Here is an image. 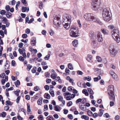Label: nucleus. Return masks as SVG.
<instances>
[{
	"label": "nucleus",
	"mask_w": 120,
	"mask_h": 120,
	"mask_svg": "<svg viewBox=\"0 0 120 120\" xmlns=\"http://www.w3.org/2000/svg\"><path fill=\"white\" fill-rule=\"evenodd\" d=\"M108 92L110 100L113 101H115V98L114 93V88L113 85H110L108 86Z\"/></svg>",
	"instance_id": "4"
},
{
	"label": "nucleus",
	"mask_w": 120,
	"mask_h": 120,
	"mask_svg": "<svg viewBox=\"0 0 120 120\" xmlns=\"http://www.w3.org/2000/svg\"><path fill=\"white\" fill-rule=\"evenodd\" d=\"M43 99L42 98H39L37 101V103L38 105H41L42 103V100Z\"/></svg>",
	"instance_id": "15"
},
{
	"label": "nucleus",
	"mask_w": 120,
	"mask_h": 120,
	"mask_svg": "<svg viewBox=\"0 0 120 120\" xmlns=\"http://www.w3.org/2000/svg\"><path fill=\"white\" fill-rule=\"evenodd\" d=\"M85 106L84 105H81L80 107V109L83 111H84L85 109Z\"/></svg>",
	"instance_id": "26"
},
{
	"label": "nucleus",
	"mask_w": 120,
	"mask_h": 120,
	"mask_svg": "<svg viewBox=\"0 0 120 120\" xmlns=\"http://www.w3.org/2000/svg\"><path fill=\"white\" fill-rule=\"evenodd\" d=\"M88 92L89 93V94H93L94 93L92 90L90 88H88Z\"/></svg>",
	"instance_id": "22"
},
{
	"label": "nucleus",
	"mask_w": 120,
	"mask_h": 120,
	"mask_svg": "<svg viewBox=\"0 0 120 120\" xmlns=\"http://www.w3.org/2000/svg\"><path fill=\"white\" fill-rule=\"evenodd\" d=\"M110 12L109 8H106L104 9L102 12V16L104 20L108 22L111 19L112 16Z\"/></svg>",
	"instance_id": "3"
},
{
	"label": "nucleus",
	"mask_w": 120,
	"mask_h": 120,
	"mask_svg": "<svg viewBox=\"0 0 120 120\" xmlns=\"http://www.w3.org/2000/svg\"><path fill=\"white\" fill-rule=\"evenodd\" d=\"M68 68L71 70L73 69V67L71 63H69L68 64Z\"/></svg>",
	"instance_id": "18"
},
{
	"label": "nucleus",
	"mask_w": 120,
	"mask_h": 120,
	"mask_svg": "<svg viewBox=\"0 0 120 120\" xmlns=\"http://www.w3.org/2000/svg\"><path fill=\"white\" fill-rule=\"evenodd\" d=\"M4 110H5L7 111L9 109V107L8 106H5L4 108Z\"/></svg>",
	"instance_id": "60"
},
{
	"label": "nucleus",
	"mask_w": 120,
	"mask_h": 120,
	"mask_svg": "<svg viewBox=\"0 0 120 120\" xmlns=\"http://www.w3.org/2000/svg\"><path fill=\"white\" fill-rule=\"evenodd\" d=\"M110 100L112 101H110V106L111 107H112V106H113L114 105V101H113L112 100Z\"/></svg>",
	"instance_id": "39"
},
{
	"label": "nucleus",
	"mask_w": 120,
	"mask_h": 120,
	"mask_svg": "<svg viewBox=\"0 0 120 120\" xmlns=\"http://www.w3.org/2000/svg\"><path fill=\"white\" fill-rule=\"evenodd\" d=\"M73 87L72 86H70L68 88V90L71 92H72L73 90Z\"/></svg>",
	"instance_id": "47"
},
{
	"label": "nucleus",
	"mask_w": 120,
	"mask_h": 120,
	"mask_svg": "<svg viewBox=\"0 0 120 120\" xmlns=\"http://www.w3.org/2000/svg\"><path fill=\"white\" fill-rule=\"evenodd\" d=\"M92 56L91 55H88L87 57V60L90 62H92Z\"/></svg>",
	"instance_id": "13"
},
{
	"label": "nucleus",
	"mask_w": 120,
	"mask_h": 120,
	"mask_svg": "<svg viewBox=\"0 0 120 120\" xmlns=\"http://www.w3.org/2000/svg\"><path fill=\"white\" fill-rule=\"evenodd\" d=\"M44 88L46 90H48L49 89V87L47 85H45L44 86Z\"/></svg>",
	"instance_id": "50"
},
{
	"label": "nucleus",
	"mask_w": 120,
	"mask_h": 120,
	"mask_svg": "<svg viewBox=\"0 0 120 120\" xmlns=\"http://www.w3.org/2000/svg\"><path fill=\"white\" fill-rule=\"evenodd\" d=\"M68 118L70 120H72L73 119V116L72 114H69L68 115Z\"/></svg>",
	"instance_id": "44"
},
{
	"label": "nucleus",
	"mask_w": 120,
	"mask_h": 120,
	"mask_svg": "<svg viewBox=\"0 0 120 120\" xmlns=\"http://www.w3.org/2000/svg\"><path fill=\"white\" fill-rule=\"evenodd\" d=\"M69 32L70 36L72 37L77 38L80 35L79 30L76 28H71Z\"/></svg>",
	"instance_id": "6"
},
{
	"label": "nucleus",
	"mask_w": 120,
	"mask_h": 120,
	"mask_svg": "<svg viewBox=\"0 0 120 120\" xmlns=\"http://www.w3.org/2000/svg\"><path fill=\"white\" fill-rule=\"evenodd\" d=\"M6 16L8 18H9L11 17V14L10 12H8L6 14Z\"/></svg>",
	"instance_id": "31"
},
{
	"label": "nucleus",
	"mask_w": 120,
	"mask_h": 120,
	"mask_svg": "<svg viewBox=\"0 0 120 120\" xmlns=\"http://www.w3.org/2000/svg\"><path fill=\"white\" fill-rule=\"evenodd\" d=\"M50 54H48L44 57V59L46 60H48L50 58Z\"/></svg>",
	"instance_id": "30"
},
{
	"label": "nucleus",
	"mask_w": 120,
	"mask_h": 120,
	"mask_svg": "<svg viewBox=\"0 0 120 120\" xmlns=\"http://www.w3.org/2000/svg\"><path fill=\"white\" fill-rule=\"evenodd\" d=\"M31 43V44L32 46H35L36 43V40L34 39L32 40Z\"/></svg>",
	"instance_id": "19"
},
{
	"label": "nucleus",
	"mask_w": 120,
	"mask_h": 120,
	"mask_svg": "<svg viewBox=\"0 0 120 120\" xmlns=\"http://www.w3.org/2000/svg\"><path fill=\"white\" fill-rule=\"evenodd\" d=\"M120 118V116H119L117 115L116 116L115 118V119L116 120H119V119Z\"/></svg>",
	"instance_id": "64"
},
{
	"label": "nucleus",
	"mask_w": 120,
	"mask_h": 120,
	"mask_svg": "<svg viewBox=\"0 0 120 120\" xmlns=\"http://www.w3.org/2000/svg\"><path fill=\"white\" fill-rule=\"evenodd\" d=\"M87 112V114L89 116H91L93 115V112L90 110H88Z\"/></svg>",
	"instance_id": "25"
},
{
	"label": "nucleus",
	"mask_w": 120,
	"mask_h": 120,
	"mask_svg": "<svg viewBox=\"0 0 120 120\" xmlns=\"http://www.w3.org/2000/svg\"><path fill=\"white\" fill-rule=\"evenodd\" d=\"M39 89V87L37 86H36L34 87V90L36 91H38Z\"/></svg>",
	"instance_id": "57"
},
{
	"label": "nucleus",
	"mask_w": 120,
	"mask_h": 120,
	"mask_svg": "<svg viewBox=\"0 0 120 120\" xmlns=\"http://www.w3.org/2000/svg\"><path fill=\"white\" fill-rule=\"evenodd\" d=\"M58 98L59 100L60 101H62L63 99V98L61 96H59L58 97Z\"/></svg>",
	"instance_id": "58"
},
{
	"label": "nucleus",
	"mask_w": 120,
	"mask_h": 120,
	"mask_svg": "<svg viewBox=\"0 0 120 120\" xmlns=\"http://www.w3.org/2000/svg\"><path fill=\"white\" fill-rule=\"evenodd\" d=\"M51 81V80L50 79H46V82L48 83H50Z\"/></svg>",
	"instance_id": "63"
},
{
	"label": "nucleus",
	"mask_w": 120,
	"mask_h": 120,
	"mask_svg": "<svg viewBox=\"0 0 120 120\" xmlns=\"http://www.w3.org/2000/svg\"><path fill=\"white\" fill-rule=\"evenodd\" d=\"M23 44L20 42L19 44V47L20 48H22L23 45Z\"/></svg>",
	"instance_id": "55"
},
{
	"label": "nucleus",
	"mask_w": 120,
	"mask_h": 120,
	"mask_svg": "<svg viewBox=\"0 0 120 120\" xmlns=\"http://www.w3.org/2000/svg\"><path fill=\"white\" fill-rule=\"evenodd\" d=\"M92 116H93V117L96 118L98 116V114L96 113H95L94 114H93Z\"/></svg>",
	"instance_id": "41"
},
{
	"label": "nucleus",
	"mask_w": 120,
	"mask_h": 120,
	"mask_svg": "<svg viewBox=\"0 0 120 120\" xmlns=\"http://www.w3.org/2000/svg\"><path fill=\"white\" fill-rule=\"evenodd\" d=\"M11 102L9 100L6 101L5 102V105H12Z\"/></svg>",
	"instance_id": "28"
},
{
	"label": "nucleus",
	"mask_w": 120,
	"mask_h": 120,
	"mask_svg": "<svg viewBox=\"0 0 120 120\" xmlns=\"http://www.w3.org/2000/svg\"><path fill=\"white\" fill-rule=\"evenodd\" d=\"M17 118L19 120H23V118L19 115L18 116Z\"/></svg>",
	"instance_id": "54"
},
{
	"label": "nucleus",
	"mask_w": 120,
	"mask_h": 120,
	"mask_svg": "<svg viewBox=\"0 0 120 120\" xmlns=\"http://www.w3.org/2000/svg\"><path fill=\"white\" fill-rule=\"evenodd\" d=\"M27 111L28 112H30L31 111L30 107V104L28 103L27 104Z\"/></svg>",
	"instance_id": "23"
},
{
	"label": "nucleus",
	"mask_w": 120,
	"mask_h": 120,
	"mask_svg": "<svg viewBox=\"0 0 120 120\" xmlns=\"http://www.w3.org/2000/svg\"><path fill=\"white\" fill-rule=\"evenodd\" d=\"M21 96H18L16 100V102L18 103L19 102V100L20 99Z\"/></svg>",
	"instance_id": "37"
},
{
	"label": "nucleus",
	"mask_w": 120,
	"mask_h": 120,
	"mask_svg": "<svg viewBox=\"0 0 120 120\" xmlns=\"http://www.w3.org/2000/svg\"><path fill=\"white\" fill-rule=\"evenodd\" d=\"M29 10V8H27L26 7H22V12H25L26 11L28 12Z\"/></svg>",
	"instance_id": "14"
},
{
	"label": "nucleus",
	"mask_w": 120,
	"mask_h": 120,
	"mask_svg": "<svg viewBox=\"0 0 120 120\" xmlns=\"http://www.w3.org/2000/svg\"><path fill=\"white\" fill-rule=\"evenodd\" d=\"M19 59L20 61H23L24 60V58L21 56L19 57Z\"/></svg>",
	"instance_id": "42"
},
{
	"label": "nucleus",
	"mask_w": 120,
	"mask_h": 120,
	"mask_svg": "<svg viewBox=\"0 0 120 120\" xmlns=\"http://www.w3.org/2000/svg\"><path fill=\"white\" fill-rule=\"evenodd\" d=\"M82 119H84L85 120H89V118L87 116L84 115H82L81 117Z\"/></svg>",
	"instance_id": "16"
},
{
	"label": "nucleus",
	"mask_w": 120,
	"mask_h": 120,
	"mask_svg": "<svg viewBox=\"0 0 120 120\" xmlns=\"http://www.w3.org/2000/svg\"><path fill=\"white\" fill-rule=\"evenodd\" d=\"M32 67V65H30V64H28L27 67V69L28 71H29Z\"/></svg>",
	"instance_id": "29"
},
{
	"label": "nucleus",
	"mask_w": 120,
	"mask_h": 120,
	"mask_svg": "<svg viewBox=\"0 0 120 120\" xmlns=\"http://www.w3.org/2000/svg\"><path fill=\"white\" fill-rule=\"evenodd\" d=\"M64 98H65L67 100H68V92H66V93H64Z\"/></svg>",
	"instance_id": "38"
},
{
	"label": "nucleus",
	"mask_w": 120,
	"mask_h": 120,
	"mask_svg": "<svg viewBox=\"0 0 120 120\" xmlns=\"http://www.w3.org/2000/svg\"><path fill=\"white\" fill-rule=\"evenodd\" d=\"M109 49L111 56L112 57H114L118 52L117 50L116 49L115 44L114 43L111 44L110 45Z\"/></svg>",
	"instance_id": "7"
},
{
	"label": "nucleus",
	"mask_w": 120,
	"mask_h": 120,
	"mask_svg": "<svg viewBox=\"0 0 120 120\" xmlns=\"http://www.w3.org/2000/svg\"><path fill=\"white\" fill-rule=\"evenodd\" d=\"M6 115V113L5 112H2L1 114V116L3 117H5Z\"/></svg>",
	"instance_id": "36"
},
{
	"label": "nucleus",
	"mask_w": 120,
	"mask_h": 120,
	"mask_svg": "<svg viewBox=\"0 0 120 120\" xmlns=\"http://www.w3.org/2000/svg\"><path fill=\"white\" fill-rule=\"evenodd\" d=\"M6 13L5 11L4 10H2L0 11V14L1 15H4Z\"/></svg>",
	"instance_id": "49"
},
{
	"label": "nucleus",
	"mask_w": 120,
	"mask_h": 120,
	"mask_svg": "<svg viewBox=\"0 0 120 120\" xmlns=\"http://www.w3.org/2000/svg\"><path fill=\"white\" fill-rule=\"evenodd\" d=\"M82 99L81 98H79L77 99L76 101V103H78L82 101Z\"/></svg>",
	"instance_id": "59"
},
{
	"label": "nucleus",
	"mask_w": 120,
	"mask_h": 120,
	"mask_svg": "<svg viewBox=\"0 0 120 120\" xmlns=\"http://www.w3.org/2000/svg\"><path fill=\"white\" fill-rule=\"evenodd\" d=\"M72 45L75 47H77L78 46V41L77 40H75L72 41Z\"/></svg>",
	"instance_id": "12"
},
{
	"label": "nucleus",
	"mask_w": 120,
	"mask_h": 120,
	"mask_svg": "<svg viewBox=\"0 0 120 120\" xmlns=\"http://www.w3.org/2000/svg\"><path fill=\"white\" fill-rule=\"evenodd\" d=\"M71 17L70 15L68 16V24H70L71 23Z\"/></svg>",
	"instance_id": "27"
},
{
	"label": "nucleus",
	"mask_w": 120,
	"mask_h": 120,
	"mask_svg": "<svg viewBox=\"0 0 120 120\" xmlns=\"http://www.w3.org/2000/svg\"><path fill=\"white\" fill-rule=\"evenodd\" d=\"M37 69V68L36 67H35L34 68H33V69L32 70V72L33 73H35L36 72V70Z\"/></svg>",
	"instance_id": "40"
},
{
	"label": "nucleus",
	"mask_w": 120,
	"mask_h": 120,
	"mask_svg": "<svg viewBox=\"0 0 120 120\" xmlns=\"http://www.w3.org/2000/svg\"><path fill=\"white\" fill-rule=\"evenodd\" d=\"M60 18L59 17L56 16L53 19L54 24L56 25L59 26L60 24Z\"/></svg>",
	"instance_id": "9"
},
{
	"label": "nucleus",
	"mask_w": 120,
	"mask_h": 120,
	"mask_svg": "<svg viewBox=\"0 0 120 120\" xmlns=\"http://www.w3.org/2000/svg\"><path fill=\"white\" fill-rule=\"evenodd\" d=\"M90 36L92 41L93 45L94 46V48H96L97 44L95 41V40L97 39L99 42H101L103 41V39L102 35L100 32H98L95 34L93 31H91L90 33Z\"/></svg>",
	"instance_id": "1"
},
{
	"label": "nucleus",
	"mask_w": 120,
	"mask_h": 120,
	"mask_svg": "<svg viewBox=\"0 0 120 120\" xmlns=\"http://www.w3.org/2000/svg\"><path fill=\"white\" fill-rule=\"evenodd\" d=\"M63 24L64 28L67 29L68 28L67 27L68 26V23L67 21H68V18L67 15H64L63 17Z\"/></svg>",
	"instance_id": "10"
},
{
	"label": "nucleus",
	"mask_w": 120,
	"mask_h": 120,
	"mask_svg": "<svg viewBox=\"0 0 120 120\" xmlns=\"http://www.w3.org/2000/svg\"><path fill=\"white\" fill-rule=\"evenodd\" d=\"M104 117H106V118H109L110 116L109 114L107 113L104 114Z\"/></svg>",
	"instance_id": "45"
},
{
	"label": "nucleus",
	"mask_w": 120,
	"mask_h": 120,
	"mask_svg": "<svg viewBox=\"0 0 120 120\" xmlns=\"http://www.w3.org/2000/svg\"><path fill=\"white\" fill-rule=\"evenodd\" d=\"M30 30L28 28L25 31V33L28 34L30 33Z\"/></svg>",
	"instance_id": "53"
},
{
	"label": "nucleus",
	"mask_w": 120,
	"mask_h": 120,
	"mask_svg": "<svg viewBox=\"0 0 120 120\" xmlns=\"http://www.w3.org/2000/svg\"><path fill=\"white\" fill-rule=\"evenodd\" d=\"M49 93L52 97H53L54 96V92L52 89H50V90Z\"/></svg>",
	"instance_id": "21"
},
{
	"label": "nucleus",
	"mask_w": 120,
	"mask_h": 120,
	"mask_svg": "<svg viewBox=\"0 0 120 120\" xmlns=\"http://www.w3.org/2000/svg\"><path fill=\"white\" fill-rule=\"evenodd\" d=\"M99 0H93L91 4V7L94 11L97 10L99 8L100 3Z\"/></svg>",
	"instance_id": "8"
},
{
	"label": "nucleus",
	"mask_w": 120,
	"mask_h": 120,
	"mask_svg": "<svg viewBox=\"0 0 120 120\" xmlns=\"http://www.w3.org/2000/svg\"><path fill=\"white\" fill-rule=\"evenodd\" d=\"M5 9L7 11H9L10 9V7L9 5H7Z\"/></svg>",
	"instance_id": "52"
},
{
	"label": "nucleus",
	"mask_w": 120,
	"mask_h": 120,
	"mask_svg": "<svg viewBox=\"0 0 120 120\" xmlns=\"http://www.w3.org/2000/svg\"><path fill=\"white\" fill-rule=\"evenodd\" d=\"M15 84L16 86L17 87V86H19L20 85V82L19 80H17L16 82H15Z\"/></svg>",
	"instance_id": "24"
},
{
	"label": "nucleus",
	"mask_w": 120,
	"mask_h": 120,
	"mask_svg": "<svg viewBox=\"0 0 120 120\" xmlns=\"http://www.w3.org/2000/svg\"><path fill=\"white\" fill-rule=\"evenodd\" d=\"M84 17L87 21H92L101 25H103L102 23L98 18L94 17L90 13L86 14L84 15Z\"/></svg>",
	"instance_id": "2"
},
{
	"label": "nucleus",
	"mask_w": 120,
	"mask_h": 120,
	"mask_svg": "<svg viewBox=\"0 0 120 120\" xmlns=\"http://www.w3.org/2000/svg\"><path fill=\"white\" fill-rule=\"evenodd\" d=\"M22 37L23 38H26L28 36L26 34H24L22 35Z\"/></svg>",
	"instance_id": "46"
},
{
	"label": "nucleus",
	"mask_w": 120,
	"mask_h": 120,
	"mask_svg": "<svg viewBox=\"0 0 120 120\" xmlns=\"http://www.w3.org/2000/svg\"><path fill=\"white\" fill-rule=\"evenodd\" d=\"M47 120H54L55 119L52 116H49L46 118Z\"/></svg>",
	"instance_id": "20"
},
{
	"label": "nucleus",
	"mask_w": 120,
	"mask_h": 120,
	"mask_svg": "<svg viewBox=\"0 0 120 120\" xmlns=\"http://www.w3.org/2000/svg\"><path fill=\"white\" fill-rule=\"evenodd\" d=\"M68 80L71 83H73L74 82V80L70 78V77L68 76Z\"/></svg>",
	"instance_id": "32"
},
{
	"label": "nucleus",
	"mask_w": 120,
	"mask_h": 120,
	"mask_svg": "<svg viewBox=\"0 0 120 120\" xmlns=\"http://www.w3.org/2000/svg\"><path fill=\"white\" fill-rule=\"evenodd\" d=\"M100 112L98 114L99 116L101 117L103 114V112L104 110L101 109H100L99 110Z\"/></svg>",
	"instance_id": "17"
},
{
	"label": "nucleus",
	"mask_w": 120,
	"mask_h": 120,
	"mask_svg": "<svg viewBox=\"0 0 120 120\" xmlns=\"http://www.w3.org/2000/svg\"><path fill=\"white\" fill-rule=\"evenodd\" d=\"M56 75L55 74H52L51 76V78L53 79H54L56 78Z\"/></svg>",
	"instance_id": "43"
},
{
	"label": "nucleus",
	"mask_w": 120,
	"mask_h": 120,
	"mask_svg": "<svg viewBox=\"0 0 120 120\" xmlns=\"http://www.w3.org/2000/svg\"><path fill=\"white\" fill-rule=\"evenodd\" d=\"M13 89V87H11L9 88H7L6 89V91H8L9 90H12Z\"/></svg>",
	"instance_id": "51"
},
{
	"label": "nucleus",
	"mask_w": 120,
	"mask_h": 120,
	"mask_svg": "<svg viewBox=\"0 0 120 120\" xmlns=\"http://www.w3.org/2000/svg\"><path fill=\"white\" fill-rule=\"evenodd\" d=\"M113 38L118 43L120 41V38L119 35V32L117 28H114V30L111 32Z\"/></svg>",
	"instance_id": "5"
},
{
	"label": "nucleus",
	"mask_w": 120,
	"mask_h": 120,
	"mask_svg": "<svg viewBox=\"0 0 120 120\" xmlns=\"http://www.w3.org/2000/svg\"><path fill=\"white\" fill-rule=\"evenodd\" d=\"M25 98L26 99L29 100L30 99V97L28 95H27L25 96Z\"/></svg>",
	"instance_id": "48"
},
{
	"label": "nucleus",
	"mask_w": 120,
	"mask_h": 120,
	"mask_svg": "<svg viewBox=\"0 0 120 120\" xmlns=\"http://www.w3.org/2000/svg\"><path fill=\"white\" fill-rule=\"evenodd\" d=\"M112 76L113 78L115 79H116L117 78V76L115 73L113 74V75Z\"/></svg>",
	"instance_id": "35"
},
{
	"label": "nucleus",
	"mask_w": 120,
	"mask_h": 120,
	"mask_svg": "<svg viewBox=\"0 0 120 120\" xmlns=\"http://www.w3.org/2000/svg\"><path fill=\"white\" fill-rule=\"evenodd\" d=\"M96 59L97 61L99 62H101L102 61L101 58L99 56H97L96 57Z\"/></svg>",
	"instance_id": "34"
},
{
	"label": "nucleus",
	"mask_w": 120,
	"mask_h": 120,
	"mask_svg": "<svg viewBox=\"0 0 120 120\" xmlns=\"http://www.w3.org/2000/svg\"><path fill=\"white\" fill-rule=\"evenodd\" d=\"M101 32L104 34L107 35L109 33V31L105 29H101Z\"/></svg>",
	"instance_id": "11"
},
{
	"label": "nucleus",
	"mask_w": 120,
	"mask_h": 120,
	"mask_svg": "<svg viewBox=\"0 0 120 120\" xmlns=\"http://www.w3.org/2000/svg\"><path fill=\"white\" fill-rule=\"evenodd\" d=\"M2 19H3V21H4L5 23L7 22V20L6 17H3L2 18Z\"/></svg>",
	"instance_id": "56"
},
{
	"label": "nucleus",
	"mask_w": 120,
	"mask_h": 120,
	"mask_svg": "<svg viewBox=\"0 0 120 120\" xmlns=\"http://www.w3.org/2000/svg\"><path fill=\"white\" fill-rule=\"evenodd\" d=\"M38 118L39 119V120H43L44 119L43 116L42 115H39Z\"/></svg>",
	"instance_id": "33"
},
{
	"label": "nucleus",
	"mask_w": 120,
	"mask_h": 120,
	"mask_svg": "<svg viewBox=\"0 0 120 120\" xmlns=\"http://www.w3.org/2000/svg\"><path fill=\"white\" fill-rule=\"evenodd\" d=\"M87 25V23H84L82 25V26L85 29Z\"/></svg>",
	"instance_id": "61"
},
{
	"label": "nucleus",
	"mask_w": 120,
	"mask_h": 120,
	"mask_svg": "<svg viewBox=\"0 0 120 120\" xmlns=\"http://www.w3.org/2000/svg\"><path fill=\"white\" fill-rule=\"evenodd\" d=\"M77 73L79 75H82L83 74L82 72V71L79 70L77 71Z\"/></svg>",
	"instance_id": "62"
}]
</instances>
